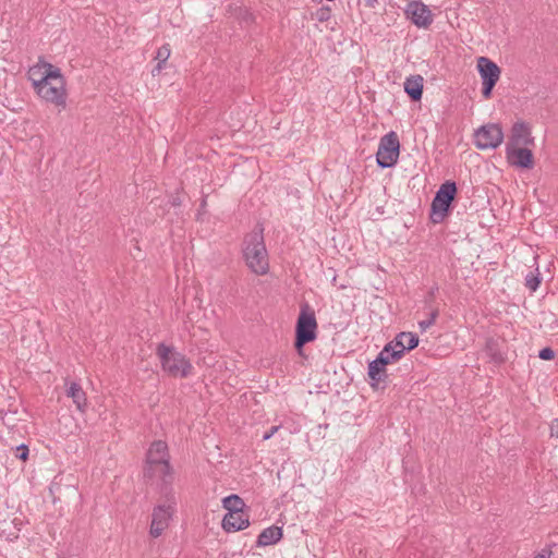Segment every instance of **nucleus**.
<instances>
[{
  "mask_svg": "<svg viewBox=\"0 0 558 558\" xmlns=\"http://www.w3.org/2000/svg\"><path fill=\"white\" fill-rule=\"evenodd\" d=\"M534 145V137L530 125L524 121L515 122L511 128V134L506 147H529Z\"/></svg>",
  "mask_w": 558,
  "mask_h": 558,
  "instance_id": "11",
  "label": "nucleus"
},
{
  "mask_svg": "<svg viewBox=\"0 0 558 558\" xmlns=\"http://www.w3.org/2000/svg\"><path fill=\"white\" fill-rule=\"evenodd\" d=\"M28 447L24 444L16 447V458H19L22 461H26L28 458Z\"/></svg>",
  "mask_w": 558,
  "mask_h": 558,
  "instance_id": "31",
  "label": "nucleus"
},
{
  "mask_svg": "<svg viewBox=\"0 0 558 558\" xmlns=\"http://www.w3.org/2000/svg\"><path fill=\"white\" fill-rule=\"evenodd\" d=\"M222 506L228 512H242L244 511L245 504L238 495H230L222 499Z\"/></svg>",
  "mask_w": 558,
  "mask_h": 558,
  "instance_id": "22",
  "label": "nucleus"
},
{
  "mask_svg": "<svg viewBox=\"0 0 558 558\" xmlns=\"http://www.w3.org/2000/svg\"><path fill=\"white\" fill-rule=\"evenodd\" d=\"M283 536L282 529L277 525H271L264 529L257 537L256 546L266 547L277 544Z\"/></svg>",
  "mask_w": 558,
  "mask_h": 558,
  "instance_id": "17",
  "label": "nucleus"
},
{
  "mask_svg": "<svg viewBox=\"0 0 558 558\" xmlns=\"http://www.w3.org/2000/svg\"><path fill=\"white\" fill-rule=\"evenodd\" d=\"M550 435L558 438V418L553 420L550 424Z\"/></svg>",
  "mask_w": 558,
  "mask_h": 558,
  "instance_id": "32",
  "label": "nucleus"
},
{
  "mask_svg": "<svg viewBox=\"0 0 558 558\" xmlns=\"http://www.w3.org/2000/svg\"><path fill=\"white\" fill-rule=\"evenodd\" d=\"M376 360L386 367L389 363L400 360V354L399 351H393L391 344H386L377 355Z\"/></svg>",
  "mask_w": 558,
  "mask_h": 558,
  "instance_id": "23",
  "label": "nucleus"
},
{
  "mask_svg": "<svg viewBox=\"0 0 558 558\" xmlns=\"http://www.w3.org/2000/svg\"><path fill=\"white\" fill-rule=\"evenodd\" d=\"M181 204L180 199L177 197V198H173L172 202H171V205L172 206H179Z\"/></svg>",
  "mask_w": 558,
  "mask_h": 558,
  "instance_id": "36",
  "label": "nucleus"
},
{
  "mask_svg": "<svg viewBox=\"0 0 558 558\" xmlns=\"http://www.w3.org/2000/svg\"><path fill=\"white\" fill-rule=\"evenodd\" d=\"M506 155L509 165L513 167L532 169L534 166L533 154L529 147H506Z\"/></svg>",
  "mask_w": 558,
  "mask_h": 558,
  "instance_id": "12",
  "label": "nucleus"
},
{
  "mask_svg": "<svg viewBox=\"0 0 558 558\" xmlns=\"http://www.w3.org/2000/svg\"><path fill=\"white\" fill-rule=\"evenodd\" d=\"M404 92L412 101H418L423 95V77L421 75H412L404 82Z\"/></svg>",
  "mask_w": 558,
  "mask_h": 558,
  "instance_id": "19",
  "label": "nucleus"
},
{
  "mask_svg": "<svg viewBox=\"0 0 558 558\" xmlns=\"http://www.w3.org/2000/svg\"><path fill=\"white\" fill-rule=\"evenodd\" d=\"M477 70L482 82L497 83L500 76L499 66L486 57L477 59Z\"/></svg>",
  "mask_w": 558,
  "mask_h": 558,
  "instance_id": "16",
  "label": "nucleus"
},
{
  "mask_svg": "<svg viewBox=\"0 0 558 558\" xmlns=\"http://www.w3.org/2000/svg\"><path fill=\"white\" fill-rule=\"evenodd\" d=\"M456 195V182L446 181L440 185L432 202L430 219L434 223H440L449 215Z\"/></svg>",
  "mask_w": 558,
  "mask_h": 558,
  "instance_id": "4",
  "label": "nucleus"
},
{
  "mask_svg": "<svg viewBox=\"0 0 558 558\" xmlns=\"http://www.w3.org/2000/svg\"><path fill=\"white\" fill-rule=\"evenodd\" d=\"M437 290H438V288H437V287H435V288H432V289L428 291V300H427L426 302L432 301V300L435 298V294H436V291H437Z\"/></svg>",
  "mask_w": 558,
  "mask_h": 558,
  "instance_id": "34",
  "label": "nucleus"
},
{
  "mask_svg": "<svg viewBox=\"0 0 558 558\" xmlns=\"http://www.w3.org/2000/svg\"><path fill=\"white\" fill-rule=\"evenodd\" d=\"M541 284V277H539V272H529L525 277V286L526 288H529L531 291H536L537 288L539 287Z\"/></svg>",
  "mask_w": 558,
  "mask_h": 558,
  "instance_id": "27",
  "label": "nucleus"
},
{
  "mask_svg": "<svg viewBox=\"0 0 558 558\" xmlns=\"http://www.w3.org/2000/svg\"><path fill=\"white\" fill-rule=\"evenodd\" d=\"M497 83L482 82V95L485 99L492 97L493 89Z\"/></svg>",
  "mask_w": 558,
  "mask_h": 558,
  "instance_id": "28",
  "label": "nucleus"
},
{
  "mask_svg": "<svg viewBox=\"0 0 558 558\" xmlns=\"http://www.w3.org/2000/svg\"><path fill=\"white\" fill-rule=\"evenodd\" d=\"M169 57H170L169 46L168 45L161 46L156 52L155 58H156V60H158V63H157L156 68L153 70V74L160 72V70L162 68V63H165Z\"/></svg>",
  "mask_w": 558,
  "mask_h": 558,
  "instance_id": "25",
  "label": "nucleus"
},
{
  "mask_svg": "<svg viewBox=\"0 0 558 558\" xmlns=\"http://www.w3.org/2000/svg\"><path fill=\"white\" fill-rule=\"evenodd\" d=\"M169 460L168 445L162 440H156L147 450L145 465H160L161 463H168Z\"/></svg>",
  "mask_w": 558,
  "mask_h": 558,
  "instance_id": "14",
  "label": "nucleus"
},
{
  "mask_svg": "<svg viewBox=\"0 0 558 558\" xmlns=\"http://www.w3.org/2000/svg\"><path fill=\"white\" fill-rule=\"evenodd\" d=\"M156 354L160 360L162 371L168 375L186 378L192 373L193 366L191 362L173 347L159 343L156 349Z\"/></svg>",
  "mask_w": 558,
  "mask_h": 558,
  "instance_id": "2",
  "label": "nucleus"
},
{
  "mask_svg": "<svg viewBox=\"0 0 558 558\" xmlns=\"http://www.w3.org/2000/svg\"><path fill=\"white\" fill-rule=\"evenodd\" d=\"M27 77L32 82V86L35 90L46 80L60 78L61 70L40 58L36 64L29 68Z\"/></svg>",
  "mask_w": 558,
  "mask_h": 558,
  "instance_id": "9",
  "label": "nucleus"
},
{
  "mask_svg": "<svg viewBox=\"0 0 558 558\" xmlns=\"http://www.w3.org/2000/svg\"><path fill=\"white\" fill-rule=\"evenodd\" d=\"M367 2L369 3V5H372L373 0H367Z\"/></svg>",
  "mask_w": 558,
  "mask_h": 558,
  "instance_id": "39",
  "label": "nucleus"
},
{
  "mask_svg": "<svg viewBox=\"0 0 558 558\" xmlns=\"http://www.w3.org/2000/svg\"><path fill=\"white\" fill-rule=\"evenodd\" d=\"M400 142L395 132H389L380 138L376 154L377 165L385 169L393 167L399 158Z\"/></svg>",
  "mask_w": 558,
  "mask_h": 558,
  "instance_id": "7",
  "label": "nucleus"
},
{
  "mask_svg": "<svg viewBox=\"0 0 558 558\" xmlns=\"http://www.w3.org/2000/svg\"><path fill=\"white\" fill-rule=\"evenodd\" d=\"M317 337V320L314 310L308 303L301 305V311L295 325L294 347L300 355H303V348Z\"/></svg>",
  "mask_w": 558,
  "mask_h": 558,
  "instance_id": "3",
  "label": "nucleus"
},
{
  "mask_svg": "<svg viewBox=\"0 0 558 558\" xmlns=\"http://www.w3.org/2000/svg\"><path fill=\"white\" fill-rule=\"evenodd\" d=\"M538 357L541 360H544V361H550L555 357V352L551 348L547 347V348H543L542 350H539L538 352Z\"/></svg>",
  "mask_w": 558,
  "mask_h": 558,
  "instance_id": "29",
  "label": "nucleus"
},
{
  "mask_svg": "<svg viewBox=\"0 0 558 558\" xmlns=\"http://www.w3.org/2000/svg\"><path fill=\"white\" fill-rule=\"evenodd\" d=\"M338 288H339L340 290H344V289H347V288H348V284L341 283V284H339V286H338Z\"/></svg>",
  "mask_w": 558,
  "mask_h": 558,
  "instance_id": "37",
  "label": "nucleus"
},
{
  "mask_svg": "<svg viewBox=\"0 0 558 558\" xmlns=\"http://www.w3.org/2000/svg\"><path fill=\"white\" fill-rule=\"evenodd\" d=\"M250 525L248 514L242 512H227L222 519V527L226 532H238Z\"/></svg>",
  "mask_w": 558,
  "mask_h": 558,
  "instance_id": "15",
  "label": "nucleus"
},
{
  "mask_svg": "<svg viewBox=\"0 0 558 558\" xmlns=\"http://www.w3.org/2000/svg\"><path fill=\"white\" fill-rule=\"evenodd\" d=\"M243 258L252 272L258 276L269 270L268 253L264 242L263 228L247 233L242 244Z\"/></svg>",
  "mask_w": 558,
  "mask_h": 558,
  "instance_id": "1",
  "label": "nucleus"
},
{
  "mask_svg": "<svg viewBox=\"0 0 558 558\" xmlns=\"http://www.w3.org/2000/svg\"><path fill=\"white\" fill-rule=\"evenodd\" d=\"M35 92L46 102H50L61 110L65 109L68 93L62 73L60 78L46 80Z\"/></svg>",
  "mask_w": 558,
  "mask_h": 558,
  "instance_id": "5",
  "label": "nucleus"
},
{
  "mask_svg": "<svg viewBox=\"0 0 558 558\" xmlns=\"http://www.w3.org/2000/svg\"><path fill=\"white\" fill-rule=\"evenodd\" d=\"M534 558H549V554H546L545 550H543L542 554H538L536 557Z\"/></svg>",
  "mask_w": 558,
  "mask_h": 558,
  "instance_id": "35",
  "label": "nucleus"
},
{
  "mask_svg": "<svg viewBox=\"0 0 558 558\" xmlns=\"http://www.w3.org/2000/svg\"><path fill=\"white\" fill-rule=\"evenodd\" d=\"M144 477L151 482H161V490L167 493H172L171 490H168V486L172 482V468L170 465V462L168 463H161L156 465H145L144 468Z\"/></svg>",
  "mask_w": 558,
  "mask_h": 558,
  "instance_id": "10",
  "label": "nucleus"
},
{
  "mask_svg": "<svg viewBox=\"0 0 558 558\" xmlns=\"http://www.w3.org/2000/svg\"><path fill=\"white\" fill-rule=\"evenodd\" d=\"M504 141V132L499 124L489 123L481 126L474 133L475 146L480 149L497 148Z\"/></svg>",
  "mask_w": 558,
  "mask_h": 558,
  "instance_id": "8",
  "label": "nucleus"
},
{
  "mask_svg": "<svg viewBox=\"0 0 558 558\" xmlns=\"http://www.w3.org/2000/svg\"><path fill=\"white\" fill-rule=\"evenodd\" d=\"M407 14L411 21L420 27H426L433 21L430 10L421 2L414 1L408 4Z\"/></svg>",
  "mask_w": 558,
  "mask_h": 558,
  "instance_id": "13",
  "label": "nucleus"
},
{
  "mask_svg": "<svg viewBox=\"0 0 558 558\" xmlns=\"http://www.w3.org/2000/svg\"><path fill=\"white\" fill-rule=\"evenodd\" d=\"M66 396L73 400L76 409L84 413L87 409V397L80 384L70 383L66 388Z\"/></svg>",
  "mask_w": 558,
  "mask_h": 558,
  "instance_id": "18",
  "label": "nucleus"
},
{
  "mask_svg": "<svg viewBox=\"0 0 558 558\" xmlns=\"http://www.w3.org/2000/svg\"><path fill=\"white\" fill-rule=\"evenodd\" d=\"M367 374L372 380V387H377L379 383L385 381L387 378L386 367L378 363L376 359L369 362Z\"/></svg>",
  "mask_w": 558,
  "mask_h": 558,
  "instance_id": "21",
  "label": "nucleus"
},
{
  "mask_svg": "<svg viewBox=\"0 0 558 558\" xmlns=\"http://www.w3.org/2000/svg\"><path fill=\"white\" fill-rule=\"evenodd\" d=\"M280 428V426H272L268 432H266L263 436V440H268L270 439L275 433L278 432V429Z\"/></svg>",
  "mask_w": 558,
  "mask_h": 558,
  "instance_id": "33",
  "label": "nucleus"
},
{
  "mask_svg": "<svg viewBox=\"0 0 558 558\" xmlns=\"http://www.w3.org/2000/svg\"><path fill=\"white\" fill-rule=\"evenodd\" d=\"M438 314H439L438 308L429 307L428 318L424 319V320H421L418 323V326H420L421 330L425 331L430 326H433L435 324V322H436V318L438 317Z\"/></svg>",
  "mask_w": 558,
  "mask_h": 558,
  "instance_id": "26",
  "label": "nucleus"
},
{
  "mask_svg": "<svg viewBox=\"0 0 558 558\" xmlns=\"http://www.w3.org/2000/svg\"><path fill=\"white\" fill-rule=\"evenodd\" d=\"M399 340H401L402 344H404L402 349H405L407 351H411L418 345V337L413 332H400Z\"/></svg>",
  "mask_w": 558,
  "mask_h": 558,
  "instance_id": "24",
  "label": "nucleus"
},
{
  "mask_svg": "<svg viewBox=\"0 0 558 558\" xmlns=\"http://www.w3.org/2000/svg\"><path fill=\"white\" fill-rule=\"evenodd\" d=\"M388 344H391V347L393 348V351H399L400 359L403 356L404 352L407 351L405 349H402V347H404V344H402V341L399 340V333Z\"/></svg>",
  "mask_w": 558,
  "mask_h": 558,
  "instance_id": "30",
  "label": "nucleus"
},
{
  "mask_svg": "<svg viewBox=\"0 0 558 558\" xmlns=\"http://www.w3.org/2000/svg\"><path fill=\"white\" fill-rule=\"evenodd\" d=\"M166 498L168 504L156 506L151 513L149 534L154 538L159 537L169 526V522L174 513L175 498L173 493H167Z\"/></svg>",
  "mask_w": 558,
  "mask_h": 558,
  "instance_id": "6",
  "label": "nucleus"
},
{
  "mask_svg": "<svg viewBox=\"0 0 558 558\" xmlns=\"http://www.w3.org/2000/svg\"><path fill=\"white\" fill-rule=\"evenodd\" d=\"M485 353L488 356L489 362H493L494 364L500 365L506 361L505 353L501 351L498 340L494 338L487 339Z\"/></svg>",
  "mask_w": 558,
  "mask_h": 558,
  "instance_id": "20",
  "label": "nucleus"
},
{
  "mask_svg": "<svg viewBox=\"0 0 558 558\" xmlns=\"http://www.w3.org/2000/svg\"><path fill=\"white\" fill-rule=\"evenodd\" d=\"M332 283L336 284L337 283V276H333L332 278Z\"/></svg>",
  "mask_w": 558,
  "mask_h": 558,
  "instance_id": "38",
  "label": "nucleus"
}]
</instances>
